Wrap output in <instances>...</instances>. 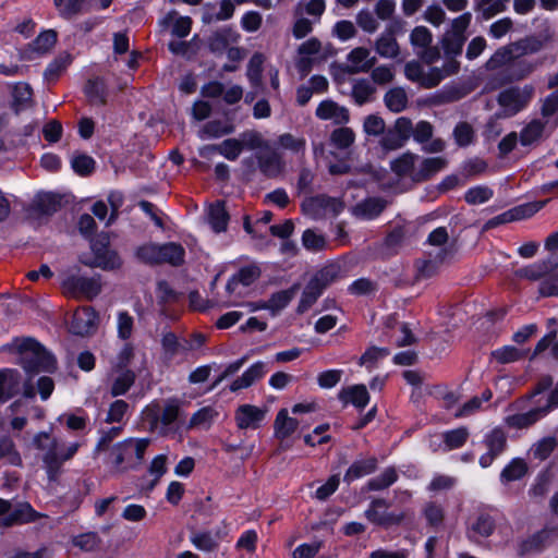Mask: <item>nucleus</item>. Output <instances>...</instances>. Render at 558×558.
Wrapping results in <instances>:
<instances>
[{"instance_id": "54", "label": "nucleus", "mask_w": 558, "mask_h": 558, "mask_svg": "<svg viewBox=\"0 0 558 558\" xmlns=\"http://www.w3.org/2000/svg\"><path fill=\"white\" fill-rule=\"evenodd\" d=\"M355 141V133L351 128L342 126L333 130L330 134L331 144L338 149L349 148Z\"/></svg>"}, {"instance_id": "26", "label": "nucleus", "mask_w": 558, "mask_h": 558, "mask_svg": "<svg viewBox=\"0 0 558 558\" xmlns=\"http://www.w3.org/2000/svg\"><path fill=\"white\" fill-rule=\"evenodd\" d=\"M420 157L413 153L407 151L399 158L391 161V170L401 178H410L416 182L414 174L417 172V161Z\"/></svg>"}, {"instance_id": "14", "label": "nucleus", "mask_w": 558, "mask_h": 558, "mask_svg": "<svg viewBox=\"0 0 558 558\" xmlns=\"http://www.w3.org/2000/svg\"><path fill=\"white\" fill-rule=\"evenodd\" d=\"M98 315L90 306H84L76 310L71 320V331L74 335L86 336L95 329Z\"/></svg>"}, {"instance_id": "35", "label": "nucleus", "mask_w": 558, "mask_h": 558, "mask_svg": "<svg viewBox=\"0 0 558 558\" xmlns=\"http://www.w3.org/2000/svg\"><path fill=\"white\" fill-rule=\"evenodd\" d=\"M53 5L60 17L72 20L86 12L87 0H53Z\"/></svg>"}, {"instance_id": "17", "label": "nucleus", "mask_w": 558, "mask_h": 558, "mask_svg": "<svg viewBox=\"0 0 558 558\" xmlns=\"http://www.w3.org/2000/svg\"><path fill=\"white\" fill-rule=\"evenodd\" d=\"M260 275L262 270L255 264L241 267L239 271L228 280L226 290L230 295H240V293L236 292L239 284H242L243 287H250L260 277Z\"/></svg>"}, {"instance_id": "23", "label": "nucleus", "mask_w": 558, "mask_h": 558, "mask_svg": "<svg viewBox=\"0 0 558 558\" xmlns=\"http://www.w3.org/2000/svg\"><path fill=\"white\" fill-rule=\"evenodd\" d=\"M267 373L266 364L262 361L254 363L240 377L235 378L229 386L232 392L251 387L256 380Z\"/></svg>"}, {"instance_id": "27", "label": "nucleus", "mask_w": 558, "mask_h": 558, "mask_svg": "<svg viewBox=\"0 0 558 558\" xmlns=\"http://www.w3.org/2000/svg\"><path fill=\"white\" fill-rule=\"evenodd\" d=\"M547 414V408L532 409L525 413H518L506 417V424L515 429L529 428Z\"/></svg>"}, {"instance_id": "62", "label": "nucleus", "mask_w": 558, "mask_h": 558, "mask_svg": "<svg viewBox=\"0 0 558 558\" xmlns=\"http://www.w3.org/2000/svg\"><path fill=\"white\" fill-rule=\"evenodd\" d=\"M264 56L259 52L254 53L247 64V78L251 84L257 86L262 82Z\"/></svg>"}, {"instance_id": "25", "label": "nucleus", "mask_w": 558, "mask_h": 558, "mask_svg": "<svg viewBox=\"0 0 558 558\" xmlns=\"http://www.w3.org/2000/svg\"><path fill=\"white\" fill-rule=\"evenodd\" d=\"M338 398L343 404H353L359 410H363L369 402V395L364 385H354L342 388Z\"/></svg>"}, {"instance_id": "18", "label": "nucleus", "mask_w": 558, "mask_h": 558, "mask_svg": "<svg viewBox=\"0 0 558 558\" xmlns=\"http://www.w3.org/2000/svg\"><path fill=\"white\" fill-rule=\"evenodd\" d=\"M404 73L408 80L412 82H420L425 88L436 87L444 78L440 69L438 68H433L430 73L427 76H424L421 65L415 62L407 63Z\"/></svg>"}, {"instance_id": "12", "label": "nucleus", "mask_w": 558, "mask_h": 558, "mask_svg": "<svg viewBox=\"0 0 558 558\" xmlns=\"http://www.w3.org/2000/svg\"><path fill=\"white\" fill-rule=\"evenodd\" d=\"M544 204H545V202L542 203L536 208H533L531 205H522V206L511 208V209L487 220L483 226V231H487V230L497 228L501 225H506L508 222H512L515 220H521L523 218H526V217L533 215L539 208H542Z\"/></svg>"}, {"instance_id": "61", "label": "nucleus", "mask_w": 558, "mask_h": 558, "mask_svg": "<svg viewBox=\"0 0 558 558\" xmlns=\"http://www.w3.org/2000/svg\"><path fill=\"white\" fill-rule=\"evenodd\" d=\"M217 414L211 407H204L192 415L187 428L207 427Z\"/></svg>"}, {"instance_id": "60", "label": "nucleus", "mask_w": 558, "mask_h": 558, "mask_svg": "<svg viewBox=\"0 0 558 558\" xmlns=\"http://www.w3.org/2000/svg\"><path fill=\"white\" fill-rule=\"evenodd\" d=\"M4 458L13 465H20L22 463L21 456L10 436L0 437V460Z\"/></svg>"}, {"instance_id": "63", "label": "nucleus", "mask_w": 558, "mask_h": 558, "mask_svg": "<svg viewBox=\"0 0 558 558\" xmlns=\"http://www.w3.org/2000/svg\"><path fill=\"white\" fill-rule=\"evenodd\" d=\"M494 195L492 189L483 185L469 189L464 194V199L468 204L477 205L489 201Z\"/></svg>"}, {"instance_id": "30", "label": "nucleus", "mask_w": 558, "mask_h": 558, "mask_svg": "<svg viewBox=\"0 0 558 558\" xmlns=\"http://www.w3.org/2000/svg\"><path fill=\"white\" fill-rule=\"evenodd\" d=\"M447 159L445 157H430L420 160L417 172L414 174L416 182H424L429 180L437 172L447 167Z\"/></svg>"}, {"instance_id": "28", "label": "nucleus", "mask_w": 558, "mask_h": 558, "mask_svg": "<svg viewBox=\"0 0 558 558\" xmlns=\"http://www.w3.org/2000/svg\"><path fill=\"white\" fill-rule=\"evenodd\" d=\"M377 466L378 460L376 457L355 460L347 470L343 481L351 483L357 478L373 474L377 470Z\"/></svg>"}, {"instance_id": "34", "label": "nucleus", "mask_w": 558, "mask_h": 558, "mask_svg": "<svg viewBox=\"0 0 558 558\" xmlns=\"http://www.w3.org/2000/svg\"><path fill=\"white\" fill-rule=\"evenodd\" d=\"M161 347L166 356L170 360L178 354L190 352L187 339L180 340L172 331H167L162 335Z\"/></svg>"}, {"instance_id": "10", "label": "nucleus", "mask_w": 558, "mask_h": 558, "mask_svg": "<svg viewBox=\"0 0 558 558\" xmlns=\"http://www.w3.org/2000/svg\"><path fill=\"white\" fill-rule=\"evenodd\" d=\"M484 444L487 452L481 456L478 462L482 468H488L506 450L507 435L501 428H494L485 435Z\"/></svg>"}, {"instance_id": "4", "label": "nucleus", "mask_w": 558, "mask_h": 558, "mask_svg": "<svg viewBox=\"0 0 558 558\" xmlns=\"http://www.w3.org/2000/svg\"><path fill=\"white\" fill-rule=\"evenodd\" d=\"M90 250L94 257L81 256L80 262L90 268H101L102 270H116L122 265L119 254L110 247L108 233L101 232L90 239Z\"/></svg>"}, {"instance_id": "9", "label": "nucleus", "mask_w": 558, "mask_h": 558, "mask_svg": "<svg viewBox=\"0 0 558 558\" xmlns=\"http://www.w3.org/2000/svg\"><path fill=\"white\" fill-rule=\"evenodd\" d=\"M62 286L66 293L76 298L84 296L88 300H93L101 292L100 276L89 278L72 275L64 279Z\"/></svg>"}, {"instance_id": "55", "label": "nucleus", "mask_w": 558, "mask_h": 558, "mask_svg": "<svg viewBox=\"0 0 558 558\" xmlns=\"http://www.w3.org/2000/svg\"><path fill=\"white\" fill-rule=\"evenodd\" d=\"M197 36H194L191 40L185 41H170L168 44V49L175 56H181L187 59H191L197 53L198 47L196 44Z\"/></svg>"}, {"instance_id": "43", "label": "nucleus", "mask_w": 558, "mask_h": 558, "mask_svg": "<svg viewBox=\"0 0 558 558\" xmlns=\"http://www.w3.org/2000/svg\"><path fill=\"white\" fill-rule=\"evenodd\" d=\"M384 102L390 111L399 113L407 108L409 99L402 87H393L385 94Z\"/></svg>"}, {"instance_id": "46", "label": "nucleus", "mask_w": 558, "mask_h": 558, "mask_svg": "<svg viewBox=\"0 0 558 558\" xmlns=\"http://www.w3.org/2000/svg\"><path fill=\"white\" fill-rule=\"evenodd\" d=\"M545 123L538 119L532 120L520 132V143L522 146H530L536 143L543 135Z\"/></svg>"}, {"instance_id": "29", "label": "nucleus", "mask_w": 558, "mask_h": 558, "mask_svg": "<svg viewBox=\"0 0 558 558\" xmlns=\"http://www.w3.org/2000/svg\"><path fill=\"white\" fill-rule=\"evenodd\" d=\"M181 405L182 401L178 398L166 400L160 416L155 415L151 427L157 426L158 422H160L163 427H169L175 423L182 415Z\"/></svg>"}, {"instance_id": "49", "label": "nucleus", "mask_w": 558, "mask_h": 558, "mask_svg": "<svg viewBox=\"0 0 558 558\" xmlns=\"http://www.w3.org/2000/svg\"><path fill=\"white\" fill-rule=\"evenodd\" d=\"M71 62L72 57L69 53L60 54L46 68L44 73L45 80L48 82H56Z\"/></svg>"}, {"instance_id": "13", "label": "nucleus", "mask_w": 558, "mask_h": 558, "mask_svg": "<svg viewBox=\"0 0 558 558\" xmlns=\"http://www.w3.org/2000/svg\"><path fill=\"white\" fill-rule=\"evenodd\" d=\"M46 517L37 512L28 502H20L15 508L11 509L9 515L0 519V525L12 526L16 524H25L39 520Z\"/></svg>"}, {"instance_id": "59", "label": "nucleus", "mask_w": 558, "mask_h": 558, "mask_svg": "<svg viewBox=\"0 0 558 558\" xmlns=\"http://www.w3.org/2000/svg\"><path fill=\"white\" fill-rule=\"evenodd\" d=\"M493 357L501 364L517 362L525 356V352L513 347L505 345L492 352Z\"/></svg>"}, {"instance_id": "42", "label": "nucleus", "mask_w": 558, "mask_h": 558, "mask_svg": "<svg viewBox=\"0 0 558 558\" xmlns=\"http://www.w3.org/2000/svg\"><path fill=\"white\" fill-rule=\"evenodd\" d=\"M324 291L325 290L313 278H311L303 290L298 305V312L304 313L310 310Z\"/></svg>"}, {"instance_id": "22", "label": "nucleus", "mask_w": 558, "mask_h": 558, "mask_svg": "<svg viewBox=\"0 0 558 558\" xmlns=\"http://www.w3.org/2000/svg\"><path fill=\"white\" fill-rule=\"evenodd\" d=\"M258 168L268 178L278 177L283 170L284 163L279 153L267 150L256 156Z\"/></svg>"}, {"instance_id": "53", "label": "nucleus", "mask_w": 558, "mask_h": 558, "mask_svg": "<svg viewBox=\"0 0 558 558\" xmlns=\"http://www.w3.org/2000/svg\"><path fill=\"white\" fill-rule=\"evenodd\" d=\"M558 447V439L554 436L544 437L531 448L532 456L537 460H546Z\"/></svg>"}, {"instance_id": "8", "label": "nucleus", "mask_w": 558, "mask_h": 558, "mask_svg": "<svg viewBox=\"0 0 558 558\" xmlns=\"http://www.w3.org/2000/svg\"><path fill=\"white\" fill-rule=\"evenodd\" d=\"M532 62L513 56L511 62L498 71L490 80L493 87H500L517 81H521L534 71Z\"/></svg>"}, {"instance_id": "41", "label": "nucleus", "mask_w": 558, "mask_h": 558, "mask_svg": "<svg viewBox=\"0 0 558 558\" xmlns=\"http://www.w3.org/2000/svg\"><path fill=\"white\" fill-rule=\"evenodd\" d=\"M298 427V421L288 415L286 409H281L275 420V433L279 439H284L291 436Z\"/></svg>"}, {"instance_id": "64", "label": "nucleus", "mask_w": 558, "mask_h": 558, "mask_svg": "<svg viewBox=\"0 0 558 558\" xmlns=\"http://www.w3.org/2000/svg\"><path fill=\"white\" fill-rule=\"evenodd\" d=\"M72 169L80 175H89L95 169V160L85 154L74 155L71 160Z\"/></svg>"}, {"instance_id": "16", "label": "nucleus", "mask_w": 558, "mask_h": 558, "mask_svg": "<svg viewBox=\"0 0 558 558\" xmlns=\"http://www.w3.org/2000/svg\"><path fill=\"white\" fill-rule=\"evenodd\" d=\"M349 62L347 72L350 74L368 72L376 63V58L371 57V51L365 47H356L347 56Z\"/></svg>"}, {"instance_id": "37", "label": "nucleus", "mask_w": 558, "mask_h": 558, "mask_svg": "<svg viewBox=\"0 0 558 558\" xmlns=\"http://www.w3.org/2000/svg\"><path fill=\"white\" fill-rule=\"evenodd\" d=\"M299 290V284L295 283L291 288L287 290H281L272 293L268 300L269 304V311L272 315H276L283 308H286L289 303L293 300L296 292Z\"/></svg>"}, {"instance_id": "38", "label": "nucleus", "mask_w": 558, "mask_h": 558, "mask_svg": "<svg viewBox=\"0 0 558 558\" xmlns=\"http://www.w3.org/2000/svg\"><path fill=\"white\" fill-rule=\"evenodd\" d=\"M328 203H333L330 199V196L324 194L316 195L305 198L301 204V208L305 215L311 216L312 218H317L326 213V206Z\"/></svg>"}, {"instance_id": "31", "label": "nucleus", "mask_w": 558, "mask_h": 558, "mask_svg": "<svg viewBox=\"0 0 558 558\" xmlns=\"http://www.w3.org/2000/svg\"><path fill=\"white\" fill-rule=\"evenodd\" d=\"M399 480L396 466H387L384 471L367 481L364 489L367 492H381L388 489Z\"/></svg>"}, {"instance_id": "40", "label": "nucleus", "mask_w": 558, "mask_h": 558, "mask_svg": "<svg viewBox=\"0 0 558 558\" xmlns=\"http://www.w3.org/2000/svg\"><path fill=\"white\" fill-rule=\"evenodd\" d=\"M469 436L470 432L465 426L445 432L442 434L444 450L450 451L463 447Z\"/></svg>"}, {"instance_id": "48", "label": "nucleus", "mask_w": 558, "mask_h": 558, "mask_svg": "<svg viewBox=\"0 0 558 558\" xmlns=\"http://www.w3.org/2000/svg\"><path fill=\"white\" fill-rule=\"evenodd\" d=\"M549 538V532L547 530H542L533 535H531L529 538L524 539L520 545V551L521 554H532V553H538L544 549L546 546V543Z\"/></svg>"}, {"instance_id": "36", "label": "nucleus", "mask_w": 558, "mask_h": 558, "mask_svg": "<svg viewBox=\"0 0 558 558\" xmlns=\"http://www.w3.org/2000/svg\"><path fill=\"white\" fill-rule=\"evenodd\" d=\"M185 260L184 247L174 242L160 245V264L167 263L174 267L181 266Z\"/></svg>"}, {"instance_id": "5", "label": "nucleus", "mask_w": 558, "mask_h": 558, "mask_svg": "<svg viewBox=\"0 0 558 558\" xmlns=\"http://www.w3.org/2000/svg\"><path fill=\"white\" fill-rule=\"evenodd\" d=\"M533 95L534 87L532 85H524L523 87L512 86L504 89L497 96V102L501 109L496 113V117H514L529 105Z\"/></svg>"}, {"instance_id": "56", "label": "nucleus", "mask_w": 558, "mask_h": 558, "mask_svg": "<svg viewBox=\"0 0 558 558\" xmlns=\"http://www.w3.org/2000/svg\"><path fill=\"white\" fill-rule=\"evenodd\" d=\"M60 198L52 193L38 195L37 199L35 201L36 209L44 215H52L60 208Z\"/></svg>"}, {"instance_id": "1", "label": "nucleus", "mask_w": 558, "mask_h": 558, "mask_svg": "<svg viewBox=\"0 0 558 558\" xmlns=\"http://www.w3.org/2000/svg\"><path fill=\"white\" fill-rule=\"evenodd\" d=\"M34 447L41 452V460L49 482H57L62 474V465L71 460L80 448L78 442L69 446L61 444L48 432H39L33 438Z\"/></svg>"}, {"instance_id": "11", "label": "nucleus", "mask_w": 558, "mask_h": 558, "mask_svg": "<svg viewBox=\"0 0 558 558\" xmlns=\"http://www.w3.org/2000/svg\"><path fill=\"white\" fill-rule=\"evenodd\" d=\"M240 37L235 29L230 26H223L211 33L207 38V47L213 54L220 57L225 54L231 45L236 44Z\"/></svg>"}, {"instance_id": "6", "label": "nucleus", "mask_w": 558, "mask_h": 558, "mask_svg": "<svg viewBox=\"0 0 558 558\" xmlns=\"http://www.w3.org/2000/svg\"><path fill=\"white\" fill-rule=\"evenodd\" d=\"M405 21L401 19L391 20L380 33L374 44L375 51L386 59H397L400 56L398 36L405 33Z\"/></svg>"}, {"instance_id": "44", "label": "nucleus", "mask_w": 558, "mask_h": 558, "mask_svg": "<svg viewBox=\"0 0 558 558\" xmlns=\"http://www.w3.org/2000/svg\"><path fill=\"white\" fill-rule=\"evenodd\" d=\"M207 149L218 151L228 160L234 161L243 150V143L238 138H228L219 145L208 146Z\"/></svg>"}, {"instance_id": "24", "label": "nucleus", "mask_w": 558, "mask_h": 558, "mask_svg": "<svg viewBox=\"0 0 558 558\" xmlns=\"http://www.w3.org/2000/svg\"><path fill=\"white\" fill-rule=\"evenodd\" d=\"M21 377L15 369L0 371V403H4L19 393Z\"/></svg>"}, {"instance_id": "32", "label": "nucleus", "mask_w": 558, "mask_h": 558, "mask_svg": "<svg viewBox=\"0 0 558 558\" xmlns=\"http://www.w3.org/2000/svg\"><path fill=\"white\" fill-rule=\"evenodd\" d=\"M229 218L230 217L226 210L223 201H217L209 206L207 211V221L216 233L227 230Z\"/></svg>"}, {"instance_id": "20", "label": "nucleus", "mask_w": 558, "mask_h": 558, "mask_svg": "<svg viewBox=\"0 0 558 558\" xmlns=\"http://www.w3.org/2000/svg\"><path fill=\"white\" fill-rule=\"evenodd\" d=\"M316 117L320 120H331L335 124H345L350 120L349 110L332 100H324L316 108Z\"/></svg>"}, {"instance_id": "3", "label": "nucleus", "mask_w": 558, "mask_h": 558, "mask_svg": "<svg viewBox=\"0 0 558 558\" xmlns=\"http://www.w3.org/2000/svg\"><path fill=\"white\" fill-rule=\"evenodd\" d=\"M149 444L148 438H128L110 449L109 461L120 472L136 469L142 464Z\"/></svg>"}, {"instance_id": "39", "label": "nucleus", "mask_w": 558, "mask_h": 558, "mask_svg": "<svg viewBox=\"0 0 558 558\" xmlns=\"http://www.w3.org/2000/svg\"><path fill=\"white\" fill-rule=\"evenodd\" d=\"M342 277L341 266L337 263H331L319 269L313 275V279L326 290L330 284L336 282Z\"/></svg>"}, {"instance_id": "57", "label": "nucleus", "mask_w": 558, "mask_h": 558, "mask_svg": "<svg viewBox=\"0 0 558 558\" xmlns=\"http://www.w3.org/2000/svg\"><path fill=\"white\" fill-rule=\"evenodd\" d=\"M234 132V125L228 121L213 120L207 122L203 128V133L207 137H221Z\"/></svg>"}, {"instance_id": "52", "label": "nucleus", "mask_w": 558, "mask_h": 558, "mask_svg": "<svg viewBox=\"0 0 558 558\" xmlns=\"http://www.w3.org/2000/svg\"><path fill=\"white\" fill-rule=\"evenodd\" d=\"M375 92L376 87L369 81L361 78L352 87V97L359 106H362L371 100Z\"/></svg>"}, {"instance_id": "19", "label": "nucleus", "mask_w": 558, "mask_h": 558, "mask_svg": "<svg viewBox=\"0 0 558 558\" xmlns=\"http://www.w3.org/2000/svg\"><path fill=\"white\" fill-rule=\"evenodd\" d=\"M388 206V202L381 197H367L359 202L352 214L360 219L372 220L377 218Z\"/></svg>"}, {"instance_id": "21", "label": "nucleus", "mask_w": 558, "mask_h": 558, "mask_svg": "<svg viewBox=\"0 0 558 558\" xmlns=\"http://www.w3.org/2000/svg\"><path fill=\"white\" fill-rule=\"evenodd\" d=\"M11 109L15 114H20L22 111L31 109L34 106L33 89L27 83H16L11 89Z\"/></svg>"}, {"instance_id": "51", "label": "nucleus", "mask_w": 558, "mask_h": 558, "mask_svg": "<svg viewBox=\"0 0 558 558\" xmlns=\"http://www.w3.org/2000/svg\"><path fill=\"white\" fill-rule=\"evenodd\" d=\"M120 374L113 380L110 392L113 397L122 396L135 381V373L131 369H119Z\"/></svg>"}, {"instance_id": "58", "label": "nucleus", "mask_w": 558, "mask_h": 558, "mask_svg": "<svg viewBox=\"0 0 558 558\" xmlns=\"http://www.w3.org/2000/svg\"><path fill=\"white\" fill-rule=\"evenodd\" d=\"M466 40V37H458L450 35L448 33H445L441 45L444 52L447 58H454L457 56H460L462 53V49L464 46V43Z\"/></svg>"}, {"instance_id": "15", "label": "nucleus", "mask_w": 558, "mask_h": 558, "mask_svg": "<svg viewBox=\"0 0 558 558\" xmlns=\"http://www.w3.org/2000/svg\"><path fill=\"white\" fill-rule=\"evenodd\" d=\"M266 410L252 404H242L235 410L234 420L240 429L257 428L264 421Z\"/></svg>"}, {"instance_id": "7", "label": "nucleus", "mask_w": 558, "mask_h": 558, "mask_svg": "<svg viewBox=\"0 0 558 558\" xmlns=\"http://www.w3.org/2000/svg\"><path fill=\"white\" fill-rule=\"evenodd\" d=\"M390 506V501L385 498H374L364 511V515L372 524L386 530L399 526L405 519V512L389 511Z\"/></svg>"}, {"instance_id": "33", "label": "nucleus", "mask_w": 558, "mask_h": 558, "mask_svg": "<svg viewBox=\"0 0 558 558\" xmlns=\"http://www.w3.org/2000/svg\"><path fill=\"white\" fill-rule=\"evenodd\" d=\"M84 93L92 105L102 106L107 102V86L101 77L89 78L84 86Z\"/></svg>"}, {"instance_id": "45", "label": "nucleus", "mask_w": 558, "mask_h": 558, "mask_svg": "<svg viewBox=\"0 0 558 558\" xmlns=\"http://www.w3.org/2000/svg\"><path fill=\"white\" fill-rule=\"evenodd\" d=\"M527 464L521 458L513 459L500 473V481L509 483L521 480L527 473Z\"/></svg>"}, {"instance_id": "50", "label": "nucleus", "mask_w": 558, "mask_h": 558, "mask_svg": "<svg viewBox=\"0 0 558 558\" xmlns=\"http://www.w3.org/2000/svg\"><path fill=\"white\" fill-rule=\"evenodd\" d=\"M452 136L459 147H468L475 142V131L473 126L465 121L457 123L452 131Z\"/></svg>"}, {"instance_id": "2", "label": "nucleus", "mask_w": 558, "mask_h": 558, "mask_svg": "<svg viewBox=\"0 0 558 558\" xmlns=\"http://www.w3.org/2000/svg\"><path fill=\"white\" fill-rule=\"evenodd\" d=\"M8 347L16 349L19 363L29 375L53 373L57 369L56 357L34 338H15Z\"/></svg>"}, {"instance_id": "47", "label": "nucleus", "mask_w": 558, "mask_h": 558, "mask_svg": "<svg viewBox=\"0 0 558 558\" xmlns=\"http://www.w3.org/2000/svg\"><path fill=\"white\" fill-rule=\"evenodd\" d=\"M513 58V47L504 46L497 49L494 54L486 61L485 69L487 71H495L507 66Z\"/></svg>"}]
</instances>
